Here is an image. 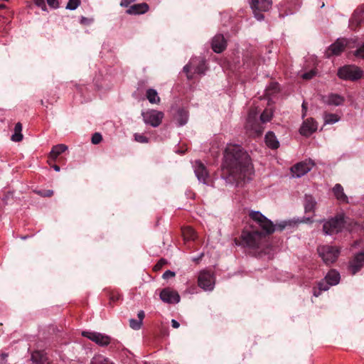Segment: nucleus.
I'll list each match as a JSON object with an SVG mask.
<instances>
[{
    "instance_id": "13",
    "label": "nucleus",
    "mask_w": 364,
    "mask_h": 364,
    "mask_svg": "<svg viewBox=\"0 0 364 364\" xmlns=\"http://www.w3.org/2000/svg\"><path fill=\"white\" fill-rule=\"evenodd\" d=\"M257 112L256 110H250L247 119L246 127L248 129L252 130L257 135H260L264 130L263 127L257 120Z\"/></svg>"
},
{
    "instance_id": "24",
    "label": "nucleus",
    "mask_w": 364,
    "mask_h": 364,
    "mask_svg": "<svg viewBox=\"0 0 364 364\" xmlns=\"http://www.w3.org/2000/svg\"><path fill=\"white\" fill-rule=\"evenodd\" d=\"M265 142L268 147L276 149L279 146V142L272 132H269L265 135Z\"/></svg>"
},
{
    "instance_id": "26",
    "label": "nucleus",
    "mask_w": 364,
    "mask_h": 364,
    "mask_svg": "<svg viewBox=\"0 0 364 364\" xmlns=\"http://www.w3.org/2000/svg\"><path fill=\"white\" fill-rule=\"evenodd\" d=\"M22 124L21 122L16 124L14 129V134L11 136V140L14 142H20L23 140V136L21 133Z\"/></svg>"
},
{
    "instance_id": "15",
    "label": "nucleus",
    "mask_w": 364,
    "mask_h": 364,
    "mask_svg": "<svg viewBox=\"0 0 364 364\" xmlns=\"http://www.w3.org/2000/svg\"><path fill=\"white\" fill-rule=\"evenodd\" d=\"M347 40L338 38L334 43L331 44L326 52V55L330 58L332 55H338L344 50L347 45Z\"/></svg>"
},
{
    "instance_id": "51",
    "label": "nucleus",
    "mask_w": 364,
    "mask_h": 364,
    "mask_svg": "<svg viewBox=\"0 0 364 364\" xmlns=\"http://www.w3.org/2000/svg\"><path fill=\"white\" fill-rule=\"evenodd\" d=\"M302 108L304 110L306 109V103L305 102H304L303 104H302Z\"/></svg>"
},
{
    "instance_id": "25",
    "label": "nucleus",
    "mask_w": 364,
    "mask_h": 364,
    "mask_svg": "<svg viewBox=\"0 0 364 364\" xmlns=\"http://www.w3.org/2000/svg\"><path fill=\"white\" fill-rule=\"evenodd\" d=\"M68 149V146L65 144H60L53 146L50 154L49 158L55 160L59 155L65 152Z\"/></svg>"
},
{
    "instance_id": "4",
    "label": "nucleus",
    "mask_w": 364,
    "mask_h": 364,
    "mask_svg": "<svg viewBox=\"0 0 364 364\" xmlns=\"http://www.w3.org/2000/svg\"><path fill=\"white\" fill-rule=\"evenodd\" d=\"M250 6L255 18L258 21H262L264 18V16L262 13L267 12L271 9L272 0H250Z\"/></svg>"
},
{
    "instance_id": "18",
    "label": "nucleus",
    "mask_w": 364,
    "mask_h": 364,
    "mask_svg": "<svg viewBox=\"0 0 364 364\" xmlns=\"http://www.w3.org/2000/svg\"><path fill=\"white\" fill-rule=\"evenodd\" d=\"M317 129V124L313 119H307L304 121L300 128V134L303 136H310Z\"/></svg>"
},
{
    "instance_id": "35",
    "label": "nucleus",
    "mask_w": 364,
    "mask_h": 364,
    "mask_svg": "<svg viewBox=\"0 0 364 364\" xmlns=\"http://www.w3.org/2000/svg\"><path fill=\"white\" fill-rule=\"evenodd\" d=\"M142 326V322L134 318L129 319V326L134 330H139Z\"/></svg>"
},
{
    "instance_id": "3",
    "label": "nucleus",
    "mask_w": 364,
    "mask_h": 364,
    "mask_svg": "<svg viewBox=\"0 0 364 364\" xmlns=\"http://www.w3.org/2000/svg\"><path fill=\"white\" fill-rule=\"evenodd\" d=\"M323 232L327 235H332L340 232L344 228L345 224L342 215H338L328 220H323Z\"/></svg>"
},
{
    "instance_id": "21",
    "label": "nucleus",
    "mask_w": 364,
    "mask_h": 364,
    "mask_svg": "<svg viewBox=\"0 0 364 364\" xmlns=\"http://www.w3.org/2000/svg\"><path fill=\"white\" fill-rule=\"evenodd\" d=\"M225 48L226 41L224 36L221 34L215 36L212 41V48L213 51L220 53L223 52Z\"/></svg>"
},
{
    "instance_id": "48",
    "label": "nucleus",
    "mask_w": 364,
    "mask_h": 364,
    "mask_svg": "<svg viewBox=\"0 0 364 364\" xmlns=\"http://www.w3.org/2000/svg\"><path fill=\"white\" fill-rule=\"evenodd\" d=\"M171 325L174 328H178L180 326L179 323L175 319L171 320Z\"/></svg>"
},
{
    "instance_id": "42",
    "label": "nucleus",
    "mask_w": 364,
    "mask_h": 364,
    "mask_svg": "<svg viewBox=\"0 0 364 364\" xmlns=\"http://www.w3.org/2000/svg\"><path fill=\"white\" fill-rule=\"evenodd\" d=\"M175 276V272L171 270H167L163 274V278L166 279Z\"/></svg>"
},
{
    "instance_id": "37",
    "label": "nucleus",
    "mask_w": 364,
    "mask_h": 364,
    "mask_svg": "<svg viewBox=\"0 0 364 364\" xmlns=\"http://www.w3.org/2000/svg\"><path fill=\"white\" fill-rule=\"evenodd\" d=\"M134 139L137 142H139V143H148L149 142V139L146 136H144L143 134H135Z\"/></svg>"
},
{
    "instance_id": "23",
    "label": "nucleus",
    "mask_w": 364,
    "mask_h": 364,
    "mask_svg": "<svg viewBox=\"0 0 364 364\" xmlns=\"http://www.w3.org/2000/svg\"><path fill=\"white\" fill-rule=\"evenodd\" d=\"M333 193L338 200L341 203H348V198L345 194L343 188L339 183H337L333 188Z\"/></svg>"
},
{
    "instance_id": "7",
    "label": "nucleus",
    "mask_w": 364,
    "mask_h": 364,
    "mask_svg": "<svg viewBox=\"0 0 364 364\" xmlns=\"http://www.w3.org/2000/svg\"><path fill=\"white\" fill-rule=\"evenodd\" d=\"M318 252L323 261L328 264L334 262L340 253L338 247L329 245H323L318 247Z\"/></svg>"
},
{
    "instance_id": "46",
    "label": "nucleus",
    "mask_w": 364,
    "mask_h": 364,
    "mask_svg": "<svg viewBox=\"0 0 364 364\" xmlns=\"http://www.w3.org/2000/svg\"><path fill=\"white\" fill-rule=\"evenodd\" d=\"M92 21V19H89L84 16L81 17V18H80V23L82 24L87 25V24H90Z\"/></svg>"
},
{
    "instance_id": "2",
    "label": "nucleus",
    "mask_w": 364,
    "mask_h": 364,
    "mask_svg": "<svg viewBox=\"0 0 364 364\" xmlns=\"http://www.w3.org/2000/svg\"><path fill=\"white\" fill-rule=\"evenodd\" d=\"M207 68L205 61L203 58H192L189 63L183 68L188 80H196L205 74Z\"/></svg>"
},
{
    "instance_id": "32",
    "label": "nucleus",
    "mask_w": 364,
    "mask_h": 364,
    "mask_svg": "<svg viewBox=\"0 0 364 364\" xmlns=\"http://www.w3.org/2000/svg\"><path fill=\"white\" fill-rule=\"evenodd\" d=\"M178 121L180 126L184 125L188 121V114L186 111L179 110L178 112Z\"/></svg>"
},
{
    "instance_id": "8",
    "label": "nucleus",
    "mask_w": 364,
    "mask_h": 364,
    "mask_svg": "<svg viewBox=\"0 0 364 364\" xmlns=\"http://www.w3.org/2000/svg\"><path fill=\"white\" fill-rule=\"evenodd\" d=\"M250 217L265 232L270 234L274 231L273 223L259 211H252Z\"/></svg>"
},
{
    "instance_id": "34",
    "label": "nucleus",
    "mask_w": 364,
    "mask_h": 364,
    "mask_svg": "<svg viewBox=\"0 0 364 364\" xmlns=\"http://www.w3.org/2000/svg\"><path fill=\"white\" fill-rule=\"evenodd\" d=\"M80 4V0H69L67 4L66 9L69 10L76 9Z\"/></svg>"
},
{
    "instance_id": "12",
    "label": "nucleus",
    "mask_w": 364,
    "mask_h": 364,
    "mask_svg": "<svg viewBox=\"0 0 364 364\" xmlns=\"http://www.w3.org/2000/svg\"><path fill=\"white\" fill-rule=\"evenodd\" d=\"M314 166L311 160H306L297 163L291 168V171L294 177L300 178L310 171Z\"/></svg>"
},
{
    "instance_id": "53",
    "label": "nucleus",
    "mask_w": 364,
    "mask_h": 364,
    "mask_svg": "<svg viewBox=\"0 0 364 364\" xmlns=\"http://www.w3.org/2000/svg\"><path fill=\"white\" fill-rule=\"evenodd\" d=\"M147 91L152 92V91H156V90H154V89H149Z\"/></svg>"
},
{
    "instance_id": "30",
    "label": "nucleus",
    "mask_w": 364,
    "mask_h": 364,
    "mask_svg": "<svg viewBox=\"0 0 364 364\" xmlns=\"http://www.w3.org/2000/svg\"><path fill=\"white\" fill-rule=\"evenodd\" d=\"M273 116V112L270 109H266L260 115V122L262 123H266L269 122Z\"/></svg>"
},
{
    "instance_id": "47",
    "label": "nucleus",
    "mask_w": 364,
    "mask_h": 364,
    "mask_svg": "<svg viewBox=\"0 0 364 364\" xmlns=\"http://www.w3.org/2000/svg\"><path fill=\"white\" fill-rule=\"evenodd\" d=\"M137 316H138V318H139V321H140L141 322L143 323V319H144V318L145 316L144 311H139L138 312Z\"/></svg>"
},
{
    "instance_id": "28",
    "label": "nucleus",
    "mask_w": 364,
    "mask_h": 364,
    "mask_svg": "<svg viewBox=\"0 0 364 364\" xmlns=\"http://www.w3.org/2000/svg\"><path fill=\"white\" fill-rule=\"evenodd\" d=\"M185 240H193L196 237L195 230L191 227H186L182 230Z\"/></svg>"
},
{
    "instance_id": "43",
    "label": "nucleus",
    "mask_w": 364,
    "mask_h": 364,
    "mask_svg": "<svg viewBox=\"0 0 364 364\" xmlns=\"http://www.w3.org/2000/svg\"><path fill=\"white\" fill-rule=\"evenodd\" d=\"M48 4L53 9H56L58 7V0H46Z\"/></svg>"
},
{
    "instance_id": "52",
    "label": "nucleus",
    "mask_w": 364,
    "mask_h": 364,
    "mask_svg": "<svg viewBox=\"0 0 364 364\" xmlns=\"http://www.w3.org/2000/svg\"><path fill=\"white\" fill-rule=\"evenodd\" d=\"M5 7H6V6L4 4H0V9H4Z\"/></svg>"
},
{
    "instance_id": "45",
    "label": "nucleus",
    "mask_w": 364,
    "mask_h": 364,
    "mask_svg": "<svg viewBox=\"0 0 364 364\" xmlns=\"http://www.w3.org/2000/svg\"><path fill=\"white\" fill-rule=\"evenodd\" d=\"M39 193L44 197H50L53 194V191L52 190H47L45 191H39Z\"/></svg>"
},
{
    "instance_id": "49",
    "label": "nucleus",
    "mask_w": 364,
    "mask_h": 364,
    "mask_svg": "<svg viewBox=\"0 0 364 364\" xmlns=\"http://www.w3.org/2000/svg\"><path fill=\"white\" fill-rule=\"evenodd\" d=\"M322 290H321L319 288H318V290H316V289H314V296H318L319 294H320V292Z\"/></svg>"
},
{
    "instance_id": "36",
    "label": "nucleus",
    "mask_w": 364,
    "mask_h": 364,
    "mask_svg": "<svg viewBox=\"0 0 364 364\" xmlns=\"http://www.w3.org/2000/svg\"><path fill=\"white\" fill-rule=\"evenodd\" d=\"M316 75V71L314 69L309 70V72H306L301 75V77L304 80H310L313 78Z\"/></svg>"
},
{
    "instance_id": "31",
    "label": "nucleus",
    "mask_w": 364,
    "mask_h": 364,
    "mask_svg": "<svg viewBox=\"0 0 364 364\" xmlns=\"http://www.w3.org/2000/svg\"><path fill=\"white\" fill-rule=\"evenodd\" d=\"M339 121V117L336 114H326L324 116L326 124H334Z\"/></svg>"
},
{
    "instance_id": "20",
    "label": "nucleus",
    "mask_w": 364,
    "mask_h": 364,
    "mask_svg": "<svg viewBox=\"0 0 364 364\" xmlns=\"http://www.w3.org/2000/svg\"><path fill=\"white\" fill-rule=\"evenodd\" d=\"M324 103L329 105H340L343 102V97L337 93L328 92L327 95L321 96Z\"/></svg>"
},
{
    "instance_id": "14",
    "label": "nucleus",
    "mask_w": 364,
    "mask_h": 364,
    "mask_svg": "<svg viewBox=\"0 0 364 364\" xmlns=\"http://www.w3.org/2000/svg\"><path fill=\"white\" fill-rule=\"evenodd\" d=\"M82 335L97 344L105 346L110 343V337L97 332L83 331Z\"/></svg>"
},
{
    "instance_id": "29",
    "label": "nucleus",
    "mask_w": 364,
    "mask_h": 364,
    "mask_svg": "<svg viewBox=\"0 0 364 364\" xmlns=\"http://www.w3.org/2000/svg\"><path fill=\"white\" fill-rule=\"evenodd\" d=\"M91 364H114L112 363L109 358L102 355H95L92 361Z\"/></svg>"
},
{
    "instance_id": "44",
    "label": "nucleus",
    "mask_w": 364,
    "mask_h": 364,
    "mask_svg": "<svg viewBox=\"0 0 364 364\" xmlns=\"http://www.w3.org/2000/svg\"><path fill=\"white\" fill-rule=\"evenodd\" d=\"M35 4L38 7H41L43 10H46L45 0H34Z\"/></svg>"
},
{
    "instance_id": "6",
    "label": "nucleus",
    "mask_w": 364,
    "mask_h": 364,
    "mask_svg": "<svg viewBox=\"0 0 364 364\" xmlns=\"http://www.w3.org/2000/svg\"><path fill=\"white\" fill-rule=\"evenodd\" d=\"M264 234L259 231L244 230L241 235V239L244 245L250 248H257Z\"/></svg>"
},
{
    "instance_id": "40",
    "label": "nucleus",
    "mask_w": 364,
    "mask_h": 364,
    "mask_svg": "<svg viewBox=\"0 0 364 364\" xmlns=\"http://www.w3.org/2000/svg\"><path fill=\"white\" fill-rule=\"evenodd\" d=\"M355 56L364 59V44L356 50Z\"/></svg>"
},
{
    "instance_id": "17",
    "label": "nucleus",
    "mask_w": 364,
    "mask_h": 364,
    "mask_svg": "<svg viewBox=\"0 0 364 364\" xmlns=\"http://www.w3.org/2000/svg\"><path fill=\"white\" fill-rule=\"evenodd\" d=\"M364 266V251L355 255L349 263V270L352 274L357 273Z\"/></svg>"
},
{
    "instance_id": "38",
    "label": "nucleus",
    "mask_w": 364,
    "mask_h": 364,
    "mask_svg": "<svg viewBox=\"0 0 364 364\" xmlns=\"http://www.w3.org/2000/svg\"><path fill=\"white\" fill-rule=\"evenodd\" d=\"M102 139L101 134L96 132L92 136V143L93 144H98Z\"/></svg>"
},
{
    "instance_id": "11",
    "label": "nucleus",
    "mask_w": 364,
    "mask_h": 364,
    "mask_svg": "<svg viewBox=\"0 0 364 364\" xmlns=\"http://www.w3.org/2000/svg\"><path fill=\"white\" fill-rule=\"evenodd\" d=\"M340 274L335 269L330 270L324 279L318 283L321 290H328L331 286L336 285L340 281Z\"/></svg>"
},
{
    "instance_id": "41",
    "label": "nucleus",
    "mask_w": 364,
    "mask_h": 364,
    "mask_svg": "<svg viewBox=\"0 0 364 364\" xmlns=\"http://www.w3.org/2000/svg\"><path fill=\"white\" fill-rule=\"evenodd\" d=\"M166 264V261L164 259H161L157 264L154 266L155 270H159L161 267Z\"/></svg>"
},
{
    "instance_id": "19",
    "label": "nucleus",
    "mask_w": 364,
    "mask_h": 364,
    "mask_svg": "<svg viewBox=\"0 0 364 364\" xmlns=\"http://www.w3.org/2000/svg\"><path fill=\"white\" fill-rule=\"evenodd\" d=\"M194 172L199 181L205 184L207 183L206 179L208 177V173L205 166L200 161L195 162Z\"/></svg>"
},
{
    "instance_id": "39",
    "label": "nucleus",
    "mask_w": 364,
    "mask_h": 364,
    "mask_svg": "<svg viewBox=\"0 0 364 364\" xmlns=\"http://www.w3.org/2000/svg\"><path fill=\"white\" fill-rule=\"evenodd\" d=\"M279 89V85L277 82H274L269 85V87L266 89L265 91H277Z\"/></svg>"
},
{
    "instance_id": "10",
    "label": "nucleus",
    "mask_w": 364,
    "mask_h": 364,
    "mask_svg": "<svg viewBox=\"0 0 364 364\" xmlns=\"http://www.w3.org/2000/svg\"><path fill=\"white\" fill-rule=\"evenodd\" d=\"M142 116L146 124L157 127L161 124L164 114L162 112L151 109L143 112Z\"/></svg>"
},
{
    "instance_id": "50",
    "label": "nucleus",
    "mask_w": 364,
    "mask_h": 364,
    "mask_svg": "<svg viewBox=\"0 0 364 364\" xmlns=\"http://www.w3.org/2000/svg\"><path fill=\"white\" fill-rule=\"evenodd\" d=\"M53 168H54V170H55V171H60V166H58V165H54V166H53Z\"/></svg>"
},
{
    "instance_id": "33",
    "label": "nucleus",
    "mask_w": 364,
    "mask_h": 364,
    "mask_svg": "<svg viewBox=\"0 0 364 364\" xmlns=\"http://www.w3.org/2000/svg\"><path fill=\"white\" fill-rule=\"evenodd\" d=\"M146 98L151 104H158L160 102V97L158 92H146Z\"/></svg>"
},
{
    "instance_id": "22",
    "label": "nucleus",
    "mask_w": 364,
    "mask_h": 364,
    "mask_svg": "<svg viewBox=\"0 0 364 364\" xmlns=\"http://www.w3.org/2000/svg\"><path fill=\"white\" fill-rule=\"evenodd\" d=\"M149 5L146 3L136 4L131 6L127 10V14L130 15H139L146 13L149 11Z\"/></svg>"
},
{
    "instance_id": "5",
    "label": "nucleus",
    "mask_w": 364,
    "mask_h": 364,
    "mask_svg": "<svg viewBox=\"0 0 364 364\" xmlns=\"http://www.w3.org/2000/svg\"><path fill=\"white\" fill-rule=\"evenodd\" d=\"M340 78L348 80H357L363 76V71L356 65H345L338 70Z\"/></svg>"
},
{
    "instance_id": "27",
    "label": "nucleus",
    "mask_w": 364,
    "mask_h": 364,
    "mask_svg": "<svg viewBox=\"0 0 364 364\" xmlns=\"http://www.w3.org/2000/svg\"><path fill=\"white\" fill-rule=\"evenodd\" d=\"M316 202L311 196H305L304 198V209L305 212H311L315 209Z\"/></svg>"
},
{
    "instance_id": "1",
    "label": "nucleus",
    "mask_w": 364,
    "mask_h": 364,
    "mask_svg": "<svg viewBox=\"0 0 364 364\" xmlns=\"http://www.w3.org/2000/svg\"><path fill=\"white\" fill-rule=\"evenodd\" d=\"M252 173L248 154L240 145L228 144L224 152L222 177L232 183L250 179Z\"/></svg>"
},
{
    "instance_id": "9",
    "label": "nucleus",
    "mask_w": 364,
    "mask_h": 364,
    "mask_svg": "<svg viewBox=\"0 0 364 364\" xmlns=\"http://www.w3.org/2000/svg\"><path fill=\"white\" fill-rule=\"evenodd\" d=\"M198 284L204 291H212L215 287L213 274L208 270H202L198 277Z\"/></svg>"
},
{
    "instance_id": "54",
    "label": "nucleus",
    "mask_w": 364,
    "mask_h": 364,
    "mask_svg": "<svg viewBox=\"0 0 364 364\" xmlns=\"http://www.w3.org/2000/svg\"><path fill=\"white\" fill-rule=\"evenodd\" d=\"M2 355H3L4 357L7 356V355H6V354H3Z\"/></svg>"
},
{
    "instance_id": "16",
    "label": "nucleus",
    "mask_w": 364,
    "mask_h": 364,
    "mask_svg": "<svg viewBox=\"0 0 364 364\" xmlns=\"http://www.w3.org/2000/svg\"><path fill=\"white\" fill-rule=\"evenodd\" d=\"M160 299L166 303L176 304L180 301V296L176 291L164 289L160 293Z\"/></svg>"
}]
</instances>
